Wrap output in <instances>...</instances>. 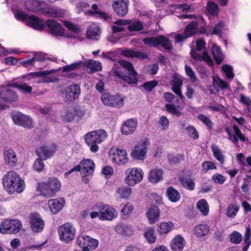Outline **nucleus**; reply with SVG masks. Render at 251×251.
Listing matches in <instances>:
<instances>
[{"label": "nucleus", "mask_w": 251, "mask_h": 251, "mask_svg": "<svg viewBox=\"0 0 251 251\" xmlns=\"http://www.w3.org/2000/svg\"><path fill=\"white\" fill-rule=\"evenodd\" d=\"M109 156L113 162L118 165H125L128 162L126 150L116 147H113L110 149Z\"/></svg>", "instance_id": "10"}, {"label": "nucleus", "mask_w": 251, "mask_h": 251, "mask_svg": "<svg viewBox=\"0 0 251 251\" xmlns=\"http://www.w3.org/2000/svg\"><path fill=\"white\" fill-rule=\"evenodd\" d=\"M146 215L151 224L155 223L158 220L160 212L157 206H153L150 208L146 213Z\"/></svg>", "instance_id": "33"}, {"label": "nucleus", "mask_w": 251, "mask_h": 251, "mask_svg": "<svg viewBox=\"0 0 251 251\" xmlns=\"http://www.w3.org/2000/svg\"><path fill=\"white\" fill-rule=\"evenodd\" d=\"M64 25L70 31L75 33H79L81 31L80 28L74 24L69 21H63Z\"/></svg>", "instance_id": "58"}, {"label": "nucleus", "mask_w": 251, "mask_h": 251, "mask_svg": "<svg viewBox=\"0 0 251 251\" xmlns=\"http://www.w3.org/2000/svg\"><path fill=\"white\" fill-rule=\"evenodd\" d=\"M223 71L226 74L227 78L232 79L234 77V74L233 72V68L228 65H224L222 67Z\"/></svg>", "instance_id": "61"}, {"label": "nucleus", "mask_w": 251, "mask_h": 251, "mask_svg": "<svg viewBox=\"0 0 251 251\" xmlns=\"http://www.w3.org/2000/svg\"><path fill=\"white\" fill-rule=\"evenodd\" d=\"M225 23L222 21H220L214 25L212 30L209 27L208 29L204 31V33H206L207 35L210 34L212 35H220L222 34V31L225 29Z\"/></svg>", "instance_id": "39"}, {"label": "nucleus", "mask_w": 251, "mask_h": 251, "mask_svg": "<svg viewBox=\"0 0 251 251\" xmlns=\"http://www.w3.org/2000/svg\"><path fill=\"white\" fill-rule=\"evenodd\" d=\"M100 29L96 25H91L88 28L86 32L87 37L89 39L98 40L100 36Z\"/></svg>", "instance_id": "34"}, {"label": "nucleus", "mask_w": 251, "mask_h": 251, "mask_svg": "<svg viewBox=\"0 0 251 251\" xmlns=\"http://www.w3.org/2000/svg\"><path fill=\"white\" fill-rule=\"evenodd\" d=\"M61 183L55 177H50L44 182L38 183V190L41 194L47 198L54 197L56 193L60 191Z\"/></svg>", "instance_id": "3"}, {"label": "nucleus", "mask_w": 251, "mask_h": 251, "mask_svg": "<svg viewBox=\"0 0 251 251\" xmlns=\"http://www.w3.org/2000/svg\"><path fill=\"white\" fill-rule=\"evenodd\" d=\"M168 159L171 164H175L183 161L184 160V155L182 154L175 155L170 153L168 154Z\"/></svg>", "instance_id": "55"}, {"label": "nucleus", "mask_w": 251, "mask_h": 251, "mask_svg": "<svg viewBox=\"0 0 251 251\" xmlns=\"http://www.w3.org/2000/svg\"><path fill=\"white\" fill-rule=\"evenodd\" d=\"M43 160L44 159L42 158L39 157L35 160L33 167L34 170L38 172L43 170L45 167V164Z\"/></svg>", "instance_id": "59"}, {"label": "nucleus", "mask_w": 251, "mask_h": 251, "mask_svg": "<svg viewBox=\"0 0 251 251\" xmlns=\"http://www.w3.org/2000/svg\"><path fill=\"white\" fill-rule=\"evenodd\" d=\"M137 125V121L133 119H128L122 125L121 130L123 134L129 135L134 132Z\"/></svg>", "instance_id": "26"}, {"label": "nucleus", "mask_w": 251, "mask_h": 251, "mask_svg": "<svg viewBox=\"0 0 251 251\" xmlns=\"http://www.w3.org/2000/svg\"><path fill=\"white\" fill-rule=\"evenodd\" d=\"M186 131L189 136L194 140L198 139L199 137V133L193 126H188L186 128Z\"/></svg>", "instance_id": "54"}, {"label": "nucleus", "mask_w": 251, "mask_h": 251, "mask_svg": "<svg viewBox=\"0 0 251 251\" xmlns=\"http://www.w3.org/2000/svg\"><path fill=\"white\" fill-rule=\"evenodd\" d=\"M197 207L204 216H207L209 213V205L205 199H201L197 203Z\"/></svg>", "instance_id": "43"}, {"label": "nucleus", "mask_w": 251, "mask_h": 251, "mask_svg": "<svg viewBox=\"0 0 251 251\" xmlns=\"http://www.w3.org/2000/svg\"><path fill=\"white\" fill-rule=\"evenodd\" d=\"M166 193L169 200L172 202L178 201L180 198L179 193L172 186H170L167 189Z\"/></svg>", "instance_id": "42"}, {"label": "nucleus", "mask_w": 251, "mask_h": 251, "mask_svg": "<svg viewBox=\"0 0 251 251\" xmlns=\"http://www.w3.org/2000/svg\"><path fill=\"white\" fill-rule=\"evenodd\" d=\"M82 168L83 176H89L92 175L95 169V164L90 159H84L80 162Z\"/></svg>", "instance_id": "28"}, {"label": "nucleus", "mask_w": 251, "mask_h": 251, "mask_svg": "<svg viewBox=\"0 0 251 251\" xmlns=\"http://www.w3.org/2000/svg\"><path fill=\"white\" fill-rule=\"evenodd\" d=\"M15 16L18 20H21L27 25L33 28L42 30L44 27V24L42 20L33 15H27L21 11H17L15 13Z\"/></svg>", "instance_id": "5"}, {"label": "nucleus", "mask_w": 251, "mask_h": 251, "mask_svg": "<svg viewBox=\"0 0 251 251\" xmlns=\"http://www.w3.org/2000/svg\"><path fill=\"white\" fill-rule=\"evenodd\" d=\"M46 5L44 1L38 0H26L25 5L26 9L33 12H40L42 13L44 6Z\"/></svg>", "instance_id": "24"}, {"label": "nucleus", "mask_w": 251, "mask_h": 251, "mask_svg": "<svg viewBox=\"0 0 251 251\" xmlns=\"http://www.w3.org/2000/svg\"><path fill=\"white\" fill-rule=\"evenodd\" d=\"M209 230V227L206 224L199 225L194 228V233L198 237H203L208 233Z\"/></svg>", "instance_id": "41"}, {"label": "nucleus", "mask_w": 251, "mask_h": 251, "mask_svg": "<svg viewBox=\"0 0 251 251\" xmlns=\"http://www.w3.org/2000/svg\"><path fill=\"white\" fill-rule=\"evenodd\" d=\"M22 222L16 219L5 220L1 222L0 232L2 234H15L22 228Z\"/></svg>", "instance_id": "9"}, {"label": "nucleus", "mask_w": 251, "mask_h": 251, "mask_svg": "<svg viewBox=\"0 0 251 251\" xmlns=\"http://www.w3.org/2000/svg\"><path fill=\"white\" fill-rule=\"evenodd\" d=\"M54 72L53 70L49 71V70H45V71H40L36 72L31 73L28 76V79H31L33 77H41L44 75H48Z\"/></svg>", "instance_id": "63"}, {"label": "nucleus", "mask_w": 251, "mask_h": 251, "mask_svg": "<svg viewBox=\"0 0 251 251\" xmlns=\"http://www.w3.org/2000/svg\"><path fill=\"white\" fill-rule=\"evenodd\" d=\"M114 230L118 234L123 236H129L133 233L131 226L124 223H119L117 224L114 227Z\"/></svg>", "instance_id": "25"}, {"label": "nucleus", "mask_w": 251, "mask_h": 251, "mask_svg": "<svg viewBox=\"0 0 251 251\" xmlns=\"http://www.w3.org/2000/svg\"><path fill=\"white\" fill-rule=\"evenodd\" d=\"M127 29L130 31H139L143 29V23L139 20H135L133 21L130 20V23L127 25Z\"/></svg>", "instance_id": "47"}, {"label": "nucleus", "mask_w": 251, "mask_h": 251, "mask_svg": "<svg viewBox=\"0 0 251 251\" xmlns=\"http://www.w3.org/2000/svg\"><path fill=\"white\" fill-rule=\"evenodd\" d=\"M12 120L14 123L25 128H30L33 126L31 118L21 112H17L12 115Z\"/></svg>", "instance_id": "17"}, {"label": "nucleus", "mask_w": 251, "mask_h": 251, "mask_svg": "<svg viewBox=\"0 0 251 251\" xmlns=\"http://www.w3.org/2000/svg\"><path fill=\"white\" fill-rule=\"evenodd\" d=\"M212 52L216 63L219 64L221 63L224 59V55L221 48L214 44L212 48Z\"/></svg>", "instance_id": "44"}, {"label": "nucleus", "mask_w": 251, "mask_h": 251, "mask_svg": "<svg viewBox=\"0 0 251 251\" xmlns=\"http://www.w3.org/2000/svg\"><path fill=\"white\" fill-rule=\"evenodd\" d=\"M75 117V110L73 109L66 111L61 116L63 121L69 123L74 120Z\"/></svg>", "instance_id": "50"}, {"label": "nucleus", "mask_w": 251, "mask_h": 251, "mask_svg": "<svg viewBox=\"0 0 251 251\" xmlns=\"http://www.w3.org/2000/svg\"><path fill=\"white\" fill-rule=\"evenodd\" d=\"M163 170L162 169H154L151 170L148 175L149 181L153 183H156L162 178Z\"/></svg>", "instance_id": "35"}, {"label": "nucleus", "mask_w": 251, "mask_h": 251, "mask_svg": "<svg viewBox=\"0 0 251 251\" xmlns=\"http://www.w3.org/2000/svg\"><path fill=\"white\" fill-rule=\"evenodd\" d=\"M149 145L150 142L147 139L138 143L131 152L132 158L134 160H144L147 157V148Z\"/></svg>", "instance_id": "13"}, {"label": "nucleus", "mask_w": 251, "mask_h": 251, "mask_svg": "<svg viewBox=\"0 0 251 251\" xmlns=\"http://www.w3.org/2000/svg\"><path fill=\"white\" fill-rule=\"evenodd\" d=\"M211 150L214 157L220 162L221 165L224 164L225 157L221 150L215 145L211 146Z\"/></svg>", "instance_id": "48"}, {"label": "nucleus", "mask_w": 251, "mask_h": 251, "mask_svg": "<svg viewBox=\"0 0 251 251\" xmlns=\"http://www.w3.org/2000/svg\"><path fill=\"white\" fill-rule=\"evenodd\" d=\"M83 65V62L77 61L67 65L63 68L62 71L63 72H67L70 71H73L78 70Z\"/></svg>", "instance_id": "51"}, {"label": "nucleus", "mask_w": 251, "mask_h": 251, "mask_svg": "<svg viewBox=\"0 0 251 251\" xmlns=\"http://www.w3.org/2000/svg\"><path fill=\"white\" fill-rule=\"evenodd\" d=\"M80 92V86L76 84L70 85L64 89V93L66 98L71 100L78 99Z\"/></svg>", "instance_id": "21"}, {"label": "nucleus", "mask_w": 251, "mask_h": 251, "mask_svg": "<svg viewBox=\"0 0 251 251\" xmlns=\"http://www.w3.org/2000/svg\"><path fill=\"white\" fill-rule=\"evenodd\" d=\"M143 42L149 47H157L160 46L166 50H171L173 49V44L171 41L163 35L146 37L143 39Z\"/></svg>", "instance_id": "7"}, {"label": "nucleus", "mask_w": 251, "mask_h": 251, "mask_svg": "<svg viewBox=\"0 0 251 251\" xmlns=\"http://www.w3.org/2000/svg\"><path fill=\"white\" fill-rule=\"evenodd\" d=\"M154 230L150 229L144 234V236L150 243H154L156 241V237L154 235Z\"/></svg>", "instance_id": "64"}, {"label": "nucleus", "mask_w": 251, "mask_h": 251, "mask_svg": "<svg viewBox=\"0 0 251 251\" xmlns=\"http://www.w3.org/2000/svg\"><path fill=\"white\" fill-rule=\"evenodd\" d=\"M185 245V240L180 235L176 236L172 240L171 249L173 251H182Z\"/></svg>", "instance_id": "29"}, {"label": "nucleus", "mask_w": 251, "mask_h": 251, "mask_svg": "<svg viewBox=\"0 0 251 251\" xmlns=\"http://www.w3.org/2000/svg\"><path fill=\"white\" fill-rule=\"evenodd\" d=\"M45 25L48 27L49 33L53 36H64L65 30L62 25L57 22L49 20L46 21Z\"/></svg>", "instance_id": "18"}, {"label": "nucleus", "mask_w": 251, "mask_h": 251, "mask_svg": "<svg viewBox=\"0 0 251 251\" xmlns=\"http://www.w3.org/2000/svg\"><path fill=\"white\" fill-rule=\"evenodd\" d=\"M118 212L116 209L108 205L100 207L99 219L101 221H111L117 218Z\"/></svg>", "instance_id": "15"}, {"label": "nucleus", "mask_w": 251, "mask_h": 251, "mask_svg": "<svg viewBox=\"0 0 251 251\" xmlns=\"http://www.w3.org/2000/svg\"><path fill=\"white\" fill-rule=\"evenodd\" d=\"M101 100L104 105L114 108H121L124 103V98L119 94L104 93L101 96Z\"/></svg>", "instance_id": "12"}, {"label": "nucleus", "mask_w": 251, "mask_h": 251, "mask_svg": "<svg viewBox=\"0 0 251 251\" xmlns=\"http://www.w3.org/2000/svg\"><path fill=\"white\" fill-rule=\"evenodd\" d=\"M179 181L182 186L185 188L190 191H192L195 189V184L192 179L184 177H179Z\"/></svg>", "instance_id": "45"}, {"label": "nucleus", "mask_w": 251, "mask_h": 251, "mask_svg": "<svg viewBox=\"0 0 251 251\" xmlns=\"http://www.w3.org/2000/svg\"><path fill=\"white\" fill-rule=\"evenodd\" d=\"M83 65L89 69L91 73L100 71L102 69L101 63L94 60H89L84 62H83Z\"/></svg>", "instance_id": "38"}, {"label": "nucleus", "mask_w": 251, "mask_h": 251, "mask_svg": "<svg viewBox=\"0 0 251 251\" xmlns=\"http://www.w3.org/2000/svg\"><path fill=\"white\" fill-rule=\"evenodd\" d=\"M119 64L127 70L128 75H126L123 72L118 71L116 68V65L112 69L114 75L129 84H136L138 82V77L137 73L133 68L132 64L130 62L125 60H120Z\"/></svg>", "instance_id": "2"}, {"label": "nucleus", "mask_w": 251, "mask_h": 251, "mask_svg": "<svg viewBox=\"0 0 251 251\" xmlns=\"http://www.w3.org/2000/svg\"><path fill=\"white\" fill-rule=\"evenodd\" d=\"M3 159L4 163L11 167L16 166L18 162L16 152L12 149L8 147L3 149Z\"/></svg>", "instance_id": "22"}, {"label": "nucleus", "mask_w": 251, "mask_h": 251, "mask_svg": "<svg viewBox=\"0 0 251 251\" xmlns=\"http://www.w3.org/2000/svg\"><path fill=\"white\" fill-rule=\"evenodd\" d=\"M76 232L73 225L69 222L61 225L58 228L60 239L65 243H69L72 241L76 235Z\"/></svg>", "instance_id": "11"}, {"label": "nucleus", "mask_w": 251, "mask_h": 251, "mask_svg": "<svg viewBox=\"0 0 251 251\" xmlns=\"http://www.w3.org/2000/svg\"><path fill=\"white\" fill-rule=\"evenodd\" d=\"M18 99V96L15 92L5 87L2 96V101L10 102L16 101Z\"/></svg>", "instance_id": "36"}, {"label": "nucleus", "mask_w": 251, "mask_h": 251, "mask_svg": "<svg viewBox=\"0 0 251 251\" xmlns=\"http://www.w3.org/2000/svg\"><path fill=\"white\" fill-rule=\"evenodd\" d=\"M207 10L208 14L212 16L217 15L219 11L218 5L212 1L207 4Z\"/></svg>", "instance_id": "52"}, {"label": "nucleus", "mask_w": 251, "mask_h": 251, "mask_svg": "<svg viewBox=\"0 0 251 251\" xmlns=\"http://www.w3.org/2000/svg\"><path fill=\"white\" fill-rule=\"evenodd\" d=\"M196 48H192L191 50V57L196 61H204L209 66L213 65V62L208 52L204 50L202 54L199 52L206 47V43L203 38H199L196 41Z\"/></svg>", "instance_id": "4"}, {"label": "nucleus", "mask_w": 251, "mask_h": 251, "mask_svg": "<svg viewBox=\"0 0 251 251\" xmlns=\"http://www.w3.org/2000/svg\"><path fill=\"white\" fill-rule=\"evenodd\" d=\"M202 172L207 173L209 170H216L217 167L216 164L212 161H205L201 164Z\"/></svg>", "instance_id": "53"}, {"label": "nucleus", "mask_w": 251, "mask_h": 251, "mask_svg": "<svg viewBox=\"0 0 251 251\" xmlns=\"http://www.w3.org/2000/svg\"><path fill=\"white\" fill-rule=\"evenodd\" d=\"M240 209V205L236 202L229 203L226 210V215L230 219L234 218Z\"/></svg>", "instance_id": "32"}, {"label": "nucleus", "mask_w": 251, "mask_h": 251, "mask_svg": "<svg viewBox=\"0 0 251 251\" xmlns=\"http://www.w3.org/2000/svg\"><path fill=\"white\" fill-rule=\"evenodd\" d=\"M42 13L47 14L49 16L54 18L62 17L64 14L62 9L55 7H50L46 6V4L44 6Z\"/></svg>", "instance_id": "31"}, {"label": "nucleus", "mask_w": 251, "mask_h": 251, "mask_svg": "<svg viewBox=\"0 0 251 251\" xmlns=\"http://www.w3.org/2000/svg\"><path fill=\"white\" fill-rule=\"evenodd\" d=\"M212 86L217 91L229 88V84L220 78L217 75L212 76Z\"/></svg>", "instance_id": "30"}, {"label": "nucleus", "mask_w": 251, "mask_h": 251, "mask_svg": "<svg viewBox=\"0 0 251 251\" xmlns=\"http://www.w3.org/2000/svg\"><path fill=\"white\" fill-rule=\"evenodd\" d=\"M2 184L4 189L9 194L14 193L15 191L21 193L25 187L24 181L13 171L8 172L3 177Z\"/></svg>", "instance_id": "1"}, {"label": "nucleus", "mask_w": 251, "mask_h": 251, "mask_svg": "<svg viewBox=\"0 0 251 251\" xmlns=\"http://www.w3.org/2000/svg\"><path fill=\"white\" fill-rule=\"evenodd\" d=\"M55 147L41 146L36 150V152L38 157L42 158L44 160L50 158L55 152Z\"/></svg>", "instance_id": "27"}, {"label": "nucleus", "mask_w": 251, "mask_h": 251, "mask_svg": "<svg viewBox=\"0 0 251 251\" xmlns=\"http://www.w3.org/2000/svg\"><path fill=\"white\" fill-rule=\"evenodd\" d=\"M122 54L127 57H137L141 59L146 58L147 57V55L146 53L132 50H124L122 52Z\"/></svg>", "instance_id": "40"}, {"label": "nucleus", "mask_w": 251, "mask_h": 251, "mask_svg": "<svg viewBox=\"0 0 251 251\" xmlns=\"http://www.w3.org/2000/svg\"><path fill=\"white\" fill-rule=\"evenodd\" d=\"M242 239V236L240 233L237 231L233 232L230 235V241L235 244H239Z\"/></svg>", "instance_id": "62"}, {"label": "nucleus", "mask_w": 251, "mask_h": 251, "mask_svg": "<svg viewBox=\"0 0 251 251\" xmlns=\"http://www.w3.org/2000/svg\"><path fill=\"white\" fill-rule=\"evenodd\" d=\"M198 119L204 124L208 129H211L213 127V122L210 119L203 114H199Z\"/></svg>", "instance_id": "56"}, {"label": "nucleus", "mask_w": 251, "mask_h": 251, "mask_svg": "<svg viewBox=\"0 0 251 251\" xmlns=\"http://www.w3.org/2000/svg\"><path fill=\"white\" fill-rule=\"evenodd\" d=\"M211 179L215 184L222 185L225 183L226 177L220 174L215 173L212 175Z\"/></svg>", "instance_id": "57"}, {"label": "nucleus", "mask_w": 251, "mask_h": 251, "mask_svg": "<svg viewBox=\"0 0 251 251\" xmlns=\"http://www.w3.org/2000/svg\"><path fill=\"white\" fill-rule=\"evenodd\" d=\"M144 173L139 168L127 169L125 172V182L129 186H134L143 179Z\"/></svg>", "instance_id": "8"}, {"label": "nucleus", "mask_w": 251, "mask_h": 251, "mask_svg": "<svg viewBox=\"0 0 251 251\" xmlns=\"http://www.w3.org/2000/svg\"><path fill=\"white\" fill-rule=\"evenodd\" d=\"M128 5V0H114L112 7L118 16L124 17L127 13Z\"/></svg>", "instance_id": "19"}, {"label": "nucleus", "mask_w": 251, "mask_h": 251, "mask_svg": "<svg viewBox=\"0 0 251 251\" xmlns=\"http://www.w3.org/2000/svg\"><path fill=\"white\" fill-rule=\"evenodd\" d=\"M90 237L85 235L79 236L76 240L77 244L81 248H85L87 243H89Z\"/></svg>", "instance_id": "60"}, {"label": "nucleus", "mask_w": 251, "mask_h": 251, "mask_svg": "<svg viewBox=\"0 0 251 251\" xmlns=\"http://www.w3.org/2000/svg\"><path fill=\"white\" fill-rule=\"evenodd\" d=\"M251 231L249 226L246 229L245 234L244 237V247L243 251H247L250 246L251 244Z\"/></svg>", "instance_id": "49"}, {"label": "nucleus", "mask_w": 251, "mask_h": 251, "mask_svg": "<svg viewBox=\"0 0 251 251\" xmlns=\"http://www.w3.org/2000/svg\"><path fill=\"white\" fill-rule=\"evenodd\" d=\"M30 225L32 231L35 232H41L45 226V223L42 217L38 214L31 215Z\"/></svg>", "instance_id": "20"}, {"label": "nucleus", "mask_w": 251, "mask_h": 251, "mask_svg": "<svg viewBox=\"0 0 251 251\" xmlns=\"http://www.w3.org/2000/svg\"><path fill=\"white\" fill-rule=\"evenodd\" d=\"M198 32V23L197 21H192L186 27L183 34H178L175 36V40L176 43H180Z\"/></svg>", "instance_id": "16"}, {"label": "nucleus", "mask_w": 251, "mask_h": 251, "mask_svg": "<svg viewBox=\"0 0 251 251\" xmlns=\"http://www.w3.org/2000/svg\"><path fill=\"white\" fill-rule=\"evenodd\" d=\"M65 204L64 198L50 199L48 201V205L50 212L53 214L60 211Z\"/></svg>", "instance_id": "23"}, {"label": "nucleus", "mask_w": 251, "mask_h": 251, "mask_svg": "<svg viewBox=\"0 0 251 251\" xmlns=\"http://www.w3.org/2000/svg\"><path fill=\"white\" fill-rule=\"evenodd\" d=\"M174 226V224L171 222H162L160 224L157 231L160 234H166L173 229Z\"/></svg>", "instance_id": "46"}, {"label": "nucleus", "mask_w": 251, "mask_h": 251, "mask_svg": "<svg viewBox=\"0 0 251 251\" xmlns=\"http://www.w3.org/2000/svg\"><path fill=\"white\" fill-rule=\"evenodd\" d=\"M131 193V188L122 185L117 189L116 196L122 199H128Z\"/></svg>", "instance_id": "37"}, {"label": "nucleus", "mask_w": 251, "mask_h": 251, "mask_svg": "<svg viewBox=\"0 0 251 251\" xmlns=\"http://www.w3.org/2000/svg\"><path fill=\"white\" fill-rule=\"evenodd\" d=\"M107 133L103 129H98L92 131L85 134L84 139L87 144L91 145L94 143H101L107 137Z\"/></svg>", "instance_id": "14"}, {"label": "nucleus", "mask_w": 251, "mask_h": 251, "mask_svg": "<svg viewBox=\"0 0 251 251\" xmlns=\"http://www.w3.org/2000/svg\"><path fill=\"white\" fill-rule=\"evenodd\" d=\"M15 16L18 20H21L27 25L33 28L42 30L44 27V24L42 20L33 15H27L21 11H17L15 13Z\"/></svg>", "instance_id": "6"}]
</instances>
